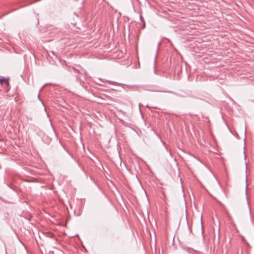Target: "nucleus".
<instances>
[{
  "label": "nucleus",
  "mask_w": 254,
  "mask_h": 254,
  "mask_svg": "<svg viewBox=\"0 0 254 254\" xmlns=\"http://www.w3.org/2000/svg\"><path fill=\"white\" fill-rule=\"evenodd\" d=\"M0 83L1 84L4 83L7 86H8L9 84L8 79L3 78H0Z\"/></svg>",
  "instance_id": "nucleus-1"
},
{
  "label": "nucleus",
  "mask_w": 254,
  "mask_h": 254,
  "mask_svg": "<svg viewBox=\"0 0 254 254\" xmlns=\"http://www.w3.org/2000/svg\"><path fill=\"white\" fill-rule=\"evenodd\" d=\"M107 82L110 84H114V82L112 81H107Z\"/></svg>",
  "instance_id": "nucleus-2"
},
{
  "label": "nucleus",
  "mask_w": 254,
  "mask_h": 254,
  "mask_svg": "<svg viewBox=\"0 0 254 254\" xmlns=\"http://www.w3.org/2000/svg\"><path fill=\"white\" fill-rule=\"evenodd\" d=\"M199 216L200 217V222H202V215L200 214H199Z\"/></svg>",
  "instance_id": "nucleus-3"
},
{
  "label": "nucleus",
  "mask_w": 254,
  "mask_h": 254,
  "mask_svg": "<svg viewBox=\"0 0 254 254\" xmlns=\"http://www.w3.org/2000/svg\"><path fill=\"white\" fill-rule=\"evenodd\" d=\"M151 91H154V92H162L161 90H149Z\"/></svg>",
  "instance_id": "nucleus-4"
},
{
  "label": "nucleus",
  "mask_w": 254,
  "mask_h": 254,
  "mask_svg": "<svg viewBox=\"0 0 254 254\" xmlns=\"http://www.w3.org/2000/svg\"><path fill=\"white\" fill-rule=\"evenodd\" d=\"M202 224H203V223H201V229H203V225H202Z\"/></svg>",
  "instance_id": "nucleus-5"
}]
</instances>
